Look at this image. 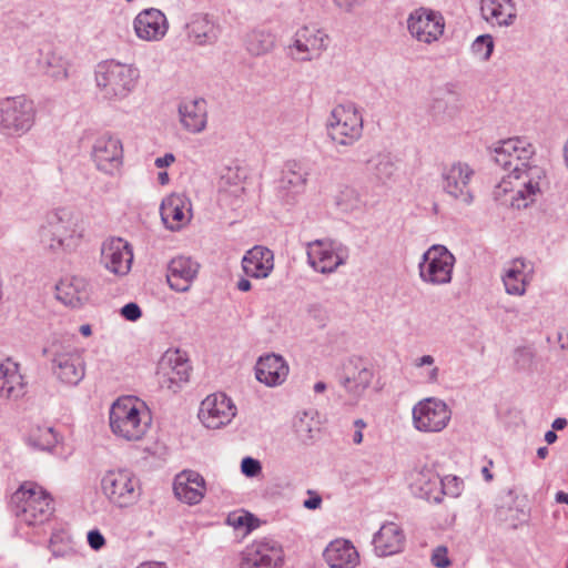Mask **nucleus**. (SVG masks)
<instances>
[{"mask_svg":"<svg viewBox=\"0 0 568 568\" xmlns=\"http://www.w3.org/2000/svg\"><path fill=\"white\" fill-rule=\"evenodd\" d=\"M140 78L141 72L135 64L116 60L100 62L94 71L98 92L109 103L128 99L138 88Z\"/></svg>","mask_w":568,"mask_h":568,"instance_id":"1","label":"nucleus"},{"mask_svg":"<svg viewBox=\"0 0 568 568\" xmlns=\"http://www.w3.org/2000/svg\"><path fill=\"white\" fill-rule=\"evenodd\" d=\"M38 236L41 245L52 252L74 248L83 236L78 214L70 207H57L45 214Z\"/></svg>","mask_w":568,"mask_h":568,"instance_id":"2","label":"nucleus"},{"mask_svg":"<svg viewBox=\"0 0 568 568\" xmlns=\"http://www.w3.org/2000/svg\"><path fill=\"white\" fill-rule=\"evenodd\" d=\"M545 171L538 165L526 168V171L504 176L494 189V197L504 205L514 209H526L536 201L541 192L540 183Z\"/></svg>","mask_w":568,"mask_h":568,"instance_id":"3","label":"nucleus"},{"mask_svg":"<svg viewBox=\"0 0 568 568\" xmlns=\"http://www.w3.org/2000/svg\"><path fill=\"white\" fill-rule=\"evenodd\" d=\"M109 420L110 428L116 437L131 442L144 437L151 424V416L144 403L135 397L125 396L112 404Z\"/></svg>","mask_w":568,"mask_h":568,"instance_id":"4","label":"nucleus"},{"mask_svg":"<svg viewBox=\"0 0 568 568\" xmlns=\"http://www.w3.org/2000/svg\"><path fill=\"white\" fill-rule=\"evenodd\" d=\"M11 500L19 523L27 526L42 525L53 514L52 498L34 483H24L12 495Z\"/></svg>","mask_w":568,"mask_h":568,"instance_id":"5","label":"nucleus"},{"mask_svg":"<svg viewBox=\"0 0 568 568\" xmlns=\"http://www.w3.org/2000/svg\"><path fill=\"white\" fill-rule=\"evenodd\" d=\"M325 126L335 145L348 148L362 138L364 120L355 104L343 103L332 109Z\"/></svg>","mask_w":568,"mask_h":568,"instance_id":"6","label":"nucleus"},{"mask_svg":"<svg viewBox=\"0 0 568 568\" xmlns=\"http://www.w3.org/2000/svg\"><path fill=\"white\" fill-rule=\"evenodd\" d=\"M100 485L103 496L116 508L135 505L142 494L140 479L126 468L106 470L101 477Z\"/></svg>","mask_w":568,"mask_h":568,"instance_id":"7","label":"nucleus"},{"mask_svg":"<svg viewBox=\"0 0 568 568\" xmlns=\"http://www.w3.org/2000/svg\"><path fill=\"white\" fill-rule=\"evenodd\" d=\"M36 121L33 102L24 95L8 97L0 101V131L10 138L28 133Z\"/></svg>","mask_w":568,"mask_h":568,"instance_id":"8","label":"nucleus"},{"mask_svg":"<svg viewBox=\"0 0 568 568\" xmlns=\"http://www.w3.org/2000/svg\"><path fill=\"white\" fill-rule=\"evenodd\" d=\"M455 263L454 254L445 245L434 244L424 252L418 263L419 278L433 286L449 284Z\"/></svg>","mask_w":568,"mask_h":568,"instance_id":"9","label":"nucleus"},{"mask_svg":"<svg viewBox=\"0 0 568 568\" xmlns=\"http://www.w3.org/2000/svg\"><path fill=\"white\" fill-rule=\"evenodd\" d=\"M452 419V409L445 400L426 397L417 402L412 409L413 427L420 433H439Z\"/></svg>","mask_w":568,"mask_h":568,"instance_id":"10","label":"nucleus"},{"mask_svg":"<svg viewBox=\"0 0 568 568\" xmlns=\"http://www.w3.org/2000/svg\"><path fill=\"white\" fill-rule=\"evenodd\" d=\"M307 262L322 274L334 273L349 257V248L334 240H315L307 243Z\"/></svg>","mask_w":568,"mask_h":568,"instance_id":"11","label":"nucleus"},{"mask_svg":"<svg viewBox=\"0 0 568 568\" xmlns=\"http://www.w3.org/2000/svg\"><path fill=\"white\" fill-rule=\"evenodd\" d=\"M329 38L315 26H304L296 30L287 47L288 55L296 62H310L322 57Z\"/></svg>","mask_w":568,"mask_h":568,"instance_id":"12","label":"nucleus"},{"mask_svg":"<svg viewBox=\"0 0 568 568\" xmlns=\"http://www.w3.org/2000/svg\"><path fill=\"white\" fill-rule=\"evenodd\" d=\"M535 154L534 145L525 138H510L497 143L494 149V161L509 171V174L526 171L529 160Z\"/></svg>","mask_w":568,"mask_h":568,"instance_id":"13","label":"nucleus"},{"mask_svg":"<svg viewBox=\"0 0 568 568\" xmlns=\"http://www.w3.org/2000/svg\"><path fill=\"white\" fill-rule=\"evenodd\" d=\"M374 369L368 359L352 355L342 363L339 384L355 400H358L371 386Z\"/></svg>","mask_w":568,"mask_h":568,"instance_id":"14","label":"nucleus"},{"mask_svg":"<svg viewBox=\"0 0 568 568\" xmlns=\"http://www.w3.org/2000/svg\"><path fill=\"white\" fill-rule=\"evenodd\" d=\"M474 174V169L463 161L445 165L440 173L443 191L453 200L470 205L474 201V194L470 190V181Z\"/></svg>","mask_w":568,"mask_h":568,"instance_id":"15","label":"nucleus"},{"mask_svg":"<svg viewBox=\"0 0 568 568\" xmlns=\"http://www.w3.org/2000/svg\"><path fill=\"white\" fill-rule=\"evenodd\" d=\"M91 159L100 172L114 175L123 163V145L121 140L109 132L100 134L93 141Z\"/></svg>","mask_w":568,"mask_h":568,"instance_id":"16","label":"nucleus"},{"mask_svg":"<svg viewBox=\"0 0 568 568\" xmlns=\"http://www.w3.org/2000/svg\"><path fill=\"white\" fill-rule=\"evenodd\" d=\"M190 365L179 349H168L158 363L156 377L162 388L176 392L189 379Z\"/></svg>","mask_w":568,"mask_h":568,"instance_id":"17","label":"nucleus"},{"mask_svg":"<svg viewBox=\"0 0 568 568\" xmlns=\"http://www.w3.org/2000/svg\"><path fill=\"white\" fill-rule=\"evenodd\" d=\"M236 407L224 393L207 395L201 403L199 418L210 429H219L232 422Z\"/></svg>","mask_w":568,"mask_h":568,"instance_id":"18","label":"nucleus"},{"mask_svg":"<svg viewBox=\"0 0 568 568\" xmlns=\"http://www.w3.org/2000/svg\"><path fill=\"white\" fill-rule=\"evenodd\" d=\"M445 22L437 11L418 8L407 19L409 34L419 42L430 44L437 41L444 32Z\"/></svg>","mask_w":568,"mask_h":568,"instance_id":"19","label":"nucleus"},{"mask_svg":"<svg viewBox=\"0 0 568 568\" xmlns=\"http://www.w3.org/2000/svg\"><path fill=\"white\" fill-rule=\"evenodd\" d=\"M282 547L272 540H258L246 546L240 568H280L283 565Z\"/></svg>","mask_w":568,"mask_h":568,"instance_id":"20","label":"nucleus"},{"mask_svg":"<svg viewBox=\"0 0 568 568\" xmlns=\"http://www.w3.org/2000/svg\"><path fill=\"white\" fill-rule=\"evenodd\" d=\"M133 251L121 237L106 239L101 246V264L106 271L116 275H126L132 266Z\"/></svg>","mask_w":568,"mask_h":568,"instance_id":"21","label":"nucleus"},{"mask_svg":"<svg viewBox=\"0 0 568 568\" xmlns=\"http://www.w3.org/2000/svg\"><path fill=\"white\" fill-rule=\"evenodd\" d=\"M51 372L61 384L75 386L84 378L85 364L78 351H61L51 359Z\"/></svg>","mask_w":568,"mask_h":568,"instance_id":"22","label":"nucleus"},{"mask_svg":"<svg viewBox=\"0 0 568 568\" xmlns=\"http://www.w3.org/2000/svg\"><path fill=\"white\" fill-rule=\"evenodd\" d=\"M409 488L414 496L436 504L440 503L445 495L443 480L436 470L427 465L412 470Z\"/></svg>","mask_w":568,"mask_h":568,"instance_id":"23","label":"nucleus"},{"mask_svg":"<svg viewBox=\"0 0 568 568\" xmlns=\"http://www.w3.org/2000/svg\"><path fill=\"white\" fill-rule=\"evenodd\" d=\"M135 36L143 41H161L168 33L169 21L166 16L159 9H144L133 20Z\"/></svg>","mask_w":568,"mask_h":568,"instance_id":"24","label":"nucleus"},{"mask_svg":"<svg viewBox=\"0 0 568 568\" xmlns=\"http://www.w3.org/2000/svg\"><path fill=\"white\" fill-rule=\"evenodd\" d=\"M179 122L184 131L200 134L207 126V103L202 98L183 100L178 106Z\"/></svg>","mask_w":568,"mask_h":568,"instance_id":"25","label":"nucleus"},{"mask_svg":"<svg viewBox=\"0 0 568 568\" xmlns=\"http://www.w3.org/2000/svg\"><path fill=\"white\" fill-rule=\"evenodd\" d=\"M175 497L184 504L197 505L206 493L205 479L195 470H183L174 478Z\"/></svg>","mask_w":568,"mask_h":568,"instance_id":"26","label":"nucleus"},{"mask_svg":"<svg viewBox=\"0 0 568 568\" xmlns=\"http://www.w3.org/2000/svg\"><path fill=\"white\" fill-rule=\"evenodd\" d=\"M160 211L163 223L172 231L180 230L192 216L191 202L182 194H171L164 199Z\"/></svg>","mask_w":568,"mask_h":568,"instance_id":"27","label":"nucleus"},{"mask_svg":"<svg viewBox=\"0 0 568 568\" xmlns=\"http://www.w3.org/2000/svg\"><path fill=\"white\" fill-rule=\"evenodd\" d=\"M288 371L286 361L276 354L261 356L255 365L256 379L268 387L282 385L287 378Z\"/></svg>","mask_w":568,"mask_h":568,"instance_id":"28","label":"nucleus"},{"mask_svg":"<svg viewBox=\"0 0 568 568\" xmlns=\"http://www.w3.org/2000/svg\"><path fill=\"white\" fill-rule=\"evenodd\" d=\"M89 295V283L81 276H65L55 285L57 298L73 308L82 306L88 301Z\"/></svg>","mask_w":568,"mask_h":568,"instance_id":"29","label":"nucleus"},{"mask_svg":"<svg viewBox=\"0 0 568 568\" xmlns=\"http://www.w3.org/2000/svg\"><path fill=\"white\" fill-rule=\"evenodd\" d=\"M501 280L507 294L523 296L532 280V268L526 261L515 258L505 267Z\"/></svg>","mask_w":568,"mask_h":568,"instance_id":"30","label":"nucleus"},{"mask_svg":"<svg viewBox=\"0 0 568 568\" xmlns=\"http://www.w3.org/2000/svg\"><path fill=\"white\" fill-rule=\"evenodd\" d=\"M186 36L197 45H206L216 42L220 37L219 24L209 14L195 13L185 23Z\"/></svg>","mask_w":568,"mask_h":568,"instance_id":"31","label":"nucleus"},{"mask_svg":"<svg viewBox=\"0 0 568 568\" xmlns=\"http://www.w3.org/2000/svg\"><path fill=\"white\" fill-rule=\"evenodd\" d=\"M405 544L402 527L393 521L382 525L374 535L373 545L377 556L386 557L399 552Z\"/></svg>","mask_w":568,"mask_h":568,"instance_id":"32","label":"nucleus"},{"mask_svg":"<svg viewBox=\"0 0 568 568\" xmlns=\"http://www.w3.org/2000/svg\"><path fill=\"white\" fill-rule=\"evenodd\" d=\"M242 267L250 277L266 278L274 268V254L270 248L256 245L243 256Z\"/></svg>","mask_w":568,"mask_h":568,"instance_id":"33","label":"nucleus"},{"mask_svg":"<svg viewBox=\"0 0 568 568\" xmlns=\"http://www.w3.org/2000/svg\"><path fill=\"white\" fill-rule=\"evenodd\" d=\"M199 271V264L186 256L171 260L168 268V283L176 292H186Z\"/></svg>","mask_w":568,"mask_h":568,"instance_id":"34","label":"nucleus"},{"mask_svg":"<svg viewBox=\"0 0 568 568\" xmlns=\"http://www.w3.org/2000/svg\"><path fill=\"white\" fill-rule=\"evenodd\" d=\"M26 384L18 363L10 358L0 359V397L17 399L23 396Z\"/></svg>","mask_w":568,"mask_h":568,"instance_id":"35","label":"nucleus"},{"mask_svg":"<svg viewBox=\"0 0 568 568\" xmlns=\"http://www.w3.org/2000/svg\"><path fill=\"white\" fill-rule=\"evenodd\" d=\"M323 556L331 568H355L359 564L358 551L351 541L345 539L331 541Z\"/></svg>","mask_w":568,"mask_h":568,"instance_id":"36","label":"nucleus"},{"mask_svg":"<svg viewBox=\"0 0 568 568\" xmlns=\"http://www.w3.org/2000/svg\"><path fill=\"white\" fill-rule=\"evenodd\" d=\"M483 18L493 26L509 27L516 20V6L513 0H481Z\"/></svg>","mask_w":568,"mask_h":568,"instance_id":"37","label":"nucleus"},{"mask_svg":"<svg viewBox=\"0 0 568 568\" xmlns=\"http://www.w3.org/2000/svg\"><path fill=\"white\" fill-rule=\"evenodd\" d=\"M396 171V163L389 153L377 152L366 161V172L379 184H386L393 180Z\"/></svg>","mask_w":568,"mask_h":568,"instance_id":"38","label":"nucleus"},{"mask_svg":"<svg viewBox=\"0 0 568 568\" xmlns=\"http://www.w3.org/2000/svg\"><path fill=\"white\" fill-rule=\"evenodd\" d=\"M307 175L302 163L294 160L287 161L282 171L280 187L292 194H300L305 189Z\"/></svg>","mask_w":568,"mask_h":568,"instance_id":"39","label":"nucleus"},{"mask_svg":"<svg viewBox=\"0 0 568 568\" xmlns=\"http://www.w3.org/2000/svg\"><path fill=\"white\" fill-rule=\"evenodd\" d=\"M40 69L54 81H64L69 78L70 61L62 54L52 51L41 57Z\"/></svg>","mask_w":568,"mask_h":568,"instance_id":"40","label":"nucleus"},{"mask_svg":"<svg viewBox=\"0 0 568 568\" xmlns=\"http://www.w3.org/2000/svg\"><path fill=\"white\" fill-rule=\"evenodd\" d=\"M29 446L39 450H51L58 437L53 427L36 425L32 426L26 438Z\"/></svg>","mask_w":568,"mask_h":568,"instance_id":"41","label":"nucleus"},{"mask_svg":"<svg viewBox=\"0 0 568 568\" xmlns=\"http://www.w3.org/2000/svg\"><path fill=\"white\" fill-rule=\"evenodd\" d=\"M274 36L264 30H253L247 33L245 39L246 50L252 55H263L268 53L274 48Z\"/></svg>","mask_w":568,"mask_h":568,"instance_id":"42","label":"nucleus"},{"mask_svg":"<svg viewBox=\"0 0 568 568\" xmlns=\"http://www.w3.org/2000/svg\"><path fill=\"white\" fill-rule=\"evenodd\" d=\"M48 548L55 558L68 557L74 552L72 538L64 529H55L52 531Z\"/></svg>","mask_w":568,"mask_h":568,"instance_id":"43","label":"nucleus"},{"mask_svg":"<svg viewBox=\"0 0 568 568\" xmlns=\"http://www.w3.org/2000/svg\"><path fill=\"white\" fill-rule=\"evenodd\" d=\"M414 368L418 369V375L424 383L435 385L439 382L440 369L435 364V358L432 355H423L414 359Z\"/></svg>","mask_w":568,"mask_h":568,"instance_id":"44","label":"nucleus"},{"mask_svg":"<svg viewBox=\"0 0 568 568\" xmlns=\"http://www.w3.org/2000/svg\"><path fill=\"white\" fill-rule=\"evenodd\" d=\"M494 51V39L490 34L478 36L471 43V52L481 61H488Z\"/></svg>","mask_w":568,"mask_h":568,"instance_id":"45","label":"nucleus"},{"mask_svg":"<svg viewBox=\"0 0 568 568\" xmlns=\"http://www.w3.org/2000/svg\"><path fill=\"white\" fill-rule=\"evenodd\" d=\"M244 193V187L241 185H234L230 191L221 190L219 194V202L223 206L231 207L235 210L242 203V195Z\"/></svg>","mask_w":568,"mask_h":568,"instance_id":"46","label":"nucleus"},{"mask_svg":"<svg viewBox=\"0 0 568 568\" xmlns=\"http://www.w3.org/2000/svg\"><path fill=\"white\" fill-rule=\"evenodd\" d=\"M361 200L358 193L353 189H346L339 195L337 204L343 211H353L359 206Z\"/></svg>","mask_w":568,"mask_h":568,"instance_id":"47","label":"nucleus"},{"mask_svg":"<svg viewBox=\"0 0 568 568\" xmlns=\"http://www.w3.org/2000/svg\"><path fill=\"white\" fill-rule=\"evenodd\" d=\"M430 560L437 568H448L450 566L447 548L444 546H438L433 550Z\"/></svg>","mask_w":568,"mask_h":568,"instance_id":"48","label":"nucleus"},{"mask_svg":"<svg viewBox=\"0 0 568 568\" xmlns=\"http://www.w3.org/2000/svg\"><path fill=\"white\" fill-rule=\"evenodd\" d=\"M241 469L245 476L255 477L262 471V466L257 459L245 457L241 463Z\"/></svg>","mask_w":568,"mask_h":568,"instance_id":"49","label":"nucleus"},{"mask_svg":"<svg viewBox=\"0 0 568 568\" xmlns=\"http://www.w3.org/2000/svg\"><path fill=\"white\" fill-rule=\"evenodd\" d=\"M121 315L128 321H136L141 317V308L136 303H128L121 308Z\"/></svg>","mask_w":568,"mask_h":568,"instance_id":"50","label":"nucleus"},{"mask_svg":"<svg viewBox=\"0 0 568 568\" xmlns=\"http://www.w3.org/2000/svg\"><path fill=\"white\" fill-rule=\"evenodd\" d=\"M88 542L93 550H100L104 546L105 539L99 530L94 529L88 532Z\"/></svg>","mask_w":568,"mask_h":568,"instance_id":"51","label":"nucleus"},{"mask_svg":"<svg viewBox=\"0 0 568 568\" xmlns=\"http://www.w3.org/2000/svg\"><path fill=\"white\" fill-rule=\"evenodd\" d=\"M365 1L366 0H334L335 4L346 12L353 11L356 7L363 4Z\"/></svg>","mask_w":568,"mask_h":568,"instance_id":"52","label":"nucleus"},{"mask_svg":"<svg viewBox=\"0 0 568 568\" xmlns=\"http://www.w3.org/2000/svg\"><path fill=\"white\" fill-rule=\"evenodd\" d=\"M447 111L449 118H453L456 113V109L454 106L448 108L447 103L443 100H436L433 105V114L437 116L440 110Z\"/></svg>","mask_w":568,"mask_h":568,"instance_id":"53","label":"nucleus"},{"mask_svg":"<svg viewBox=\"0 0 568 568\" xmlns=\"http://www.w3.org/2000/svg\"><path fill=\"white\" fill-rule=\"evenodd\" d=\"M308 494L312 496L308 499H305L303 503V506L307 509H317L322 505V497L311 490H308Z\"/></svg>","mask_w":568,"mask_h":568,"instance_id":"54","label":"nucleus"},{"mask_svg":"<svg viewBox=\"0 0 568 568\" xmlns=\"http://www.w3.org/2000/svg\"><path fill=\"white\" fill-rule=\"evenodd\" d=\"M174 161L175 156L173 153H165L163 156L156 158L154 164L156 168L162 169L171 165Z\"/></svg>","mask_w":568,"mask_h":568,"instance_id":"55","label":"nucleus"},{"mask_svg":"<svg viewBox=\"0 0 568 568\" xmlns=\"http://www.w3.org/2000/svg\"><path fill=\"white\" fill-rule=\"evenodd\" d=\"M247 521V517L246 516H236V517H230L229 518V523L231 525H233L234 527H241V526H244Z\"/></svg>","mask_w":568,"mask_h":568,"instance_id":"56","label":"nucleus"},{"mask_svg":"<svg viewBox=\"0 0 568 568\" xmlns=\"http://www.w3.org/2000/svg\"><path fill=\"white\" fill-rule=\"evenodd\" d=\"M236 287L239 291L248 292L252 287L251 282L247 278L242 277L237 283Z\"/></svg>","mask_w":568,"mask_h":568,"instance_id":"57","label":"nucleus"},{"mask_svg":"<svg viewBox=\"0 0 568 568\" xmlns=\"http://www.w3.org/2000/svg\"><path fill=\"white\" fill-rule=\"evenodd\" d=\"M567 420L565 418L558 417L552 422V429L561 430L566 427Z\"/></svg>","mask_w":568,"mask_h":568,"instance_id":"58","label":"nucleus"},{"mask_svg":"<svg viewBox=\"0 0 568 568\" xmlns=\"http://www.w3.org/2000/svg\"><path fill=\"white\" fill-rule=\"evenodd\" d=\"M555 500L558 504H567L568 505V493H565L562 490L557 491V494L555 496Z\"/></svg>","mask_w":568,"mask_h":568,"instance_id":"59","label":"nucleus"},{"mask_svg":"<svg viewBox=\"0 0 568 568\" xmlns=\"http://www.w3.org/2000/svg\"><path fill=\"white\" fill-rule=\"evenodd\" d=\"M158 181L161 185H165L169 183V174L165 171L159 172L158 174Z\"/></svg>","mask_w":568,"mask_h":568,"instance_id":"60","label":"nucleus"},{"mask_svg":"<svg viewBox=\"0 0 568 568\" xmlns=\"http://www.w3.org/2000/svg\"><path fill=\"white\" fill-rule=\"evenodd\" d=\"M557 439V434L554 432V430H548L546 432L545 434V440L548 443V444H554Z\"/></svg>","mask_w":568,"mask_h":568,"instance_id":"61","label":"nucleus"},{"mask_svg":"<svg viewBox=\"0 0 568 568\" xmlns=\"http://www.w3.org/2000/svg\"><path fill=\"white\" fill-rule=\"evenodd\" d=\"M79 331L83 336H90L92 334V329L89 324L81 325Z\"/></svg>","mask_w":568,"mask_h":568,"instance_id":"62","label":"nucleus"},{"mask_svg":"<svg viewBox=\"0 0 568 568\" xmlns=\"http://www.w3.org/2000/svg\"><path fill=\"white\" fill-rule=\"evenodd\" d=\"M353 442L354 444L358 445L363 442V432L359 429H356L353 435Z\"/></svg>","mask_w":568,"mask_h":568,"instance_id":"63","label":"nucleus"},{"mask_svg":"<svg viewBox=\"0 0 568 568\" xmlns=\"http://www.w3.org/2000/svg\"><path fill=\"white\" fill-rule=\"evenodd\" d=\"M547 455H548V448L547 447L544 446V447H539L537 449V456L539 458L545 459L547 457Z\"/></svg>","mask_w":568,"mask_h":568,"instance_id":"64","label":"nucleus"}]
</instances>
